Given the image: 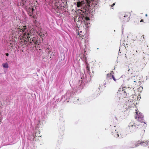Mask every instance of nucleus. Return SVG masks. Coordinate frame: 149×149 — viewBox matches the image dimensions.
Here are the masks:
<instances>
[{
  "label": "nucleus",
  "instance_id": "obj_11",
  "mask_svg": "<svg viewBox=\"0 0 149 149\" xmlns=\"http://www.w3.org/2000/svg\"><path fill=\"white\" fill-rule=\"evenodd\" d=\"M141 142L140 143L136 142L134 143H131L130 144V148H134L136 147H137L140 145V144L141 143Z\"/></svg>",
  "mask_w": 149,
  "mask_h": 149
},
{
  "label": "nucleus",
  "instance_id": "obj_2",
  "mask_svg": "<svg viewBox=\"0 0 149 149\" xmlns=\"http://www.w3.org/2000/svg\"><path fill=\"white\" fill-rule=\"evenodd\" d=\"M26 26H23L22 28H19L16 29V32L19 34L20 32L21 33H20V35L21 34H23V37L29 39V38H30V34L29 33H26V32L27 31L26 30Z\"/></svg>",
  "mask_w": 149,
  "mask_h": 149
},
{
  "label": "nucleus",
  "instance_id": "obj_15",
  "mask_svg": "<svg viewBox=\"0 0 149 149\" xmlns=\"http://www.w3.org/2000/svg\"><path fill=\"white\" fill-rule=\"evenodd\" d=\"M34 137H39V138L38 139L40 140V139H41L42 138L41 135L40 134L39 132H36Z\"/></svg>",
  "mask_w": 149,
  "mask_h": 149
},
{
  "label": "nucleus",
  "instance_id": "obj_8",
  "mask_svg": "<svg viewBox=\"0 0 149 149\" xmlns=\"http://www.w3.org/2000/svg\"><path fill=\"white\" fill-rule=\"evenodd\" d=\"M85 85V84L84 82H83L82 81H79L78 84H77L76 86L77 90H81L84 88Z\"/></svg>",
  "mask_w": 149,
  "mask_h": 149
},
{
  "label": "nucleus",
  "instance_id": "obj_16",
  "mask_svg": "<svg viewBox=\"0 0 149 149\" xmlns=\"http://www.w3.org/2000/svg\"><path fill=\"white\" fill-rule=\"evenodd\" d=\"M2 66L5 68H8V65L7 63H3L2 64Z\"/></svg>",
  "mask_w": 149,
  "mask_h": 149
},
{
  "label": "nucleus",
  "instance_id": "obj_23",
  "mask_svg": "<svg viewBox=\"0 0 149 149\" xmlns=\"http://www.w3.org/2000/svg\"><path fill=\"white\" fill-rule=\"evenodd\" d=\"M114 73L113 72V71H111V73H110V74L111 75V74H113Z\"/></svg>",
  "mask_w": 149,
  "mask_h": 149
},
{
  "label": "nucleus",
  "instance_id": "obj_12",
  "mask_svg": "<svg viewBox=\"0 0 149 149\" xmlns=\"http://www.w3.org/2000/svg\"><path fill=\"white\" fill-rule=\"evenodd\" d=\"M39 137H34L33 139V141H34L36 143H40V141L42 140V139H39Z\"/></svg>",
  "mask_w": 149,
  "mask_h": 149
},
{
  "label": "nucleus",
  "instance_id": "obj_28",
  "mask_svg": "<svg viewBox=\"0 0 149 149\" xmlns=\"http://www.w3.org/2000/svg\"><path fill=\"white\" fill-rule=\"evenodd\" d=\"M107 74L108 75L109 74V73H108Z\"/></svg>",
  "mask_w": 149,
  "mask_h": 149
},
{
  "label": "nucleus",
  "instance_id": "obj_22",
  "mask_svg": "<svg viewBox=\"0 0 149 149\" xmlns=\"http://www.w3.org/2000/svg\"><path fill=\"white\" fill-rule=\"evenodd\" d=\"M115 4V3H113L112 5H110V6H111V7H113V6H114Z\"/></svg>",
  "mask_w": 149,
  "mask_h": 149
},
{
  "label": "nucleus",
  "instance_id": "obj_18",
  "mask_svg": "<svg viewBox=\"0 0 149 149\" xmlns=\"http://www.w3.org/2000/svg\"><path fill=\"white\" fill-rule=\"evenodd\" d=\"M64 135V134L63 132H62L61 133H60V134L59 135L58 137L60 139H63V135Z\"/></svg>",
  "mask_w": 149,
  "mask_h": 149
},
{
  "label": "nucleus",
  "instance_id": "obj_26",
  "mask_svg": "<svg viewBox=\"0 0 149 149\" xmlns=\"http://www.w3.org/2000/svg\"><path fill=\"white\" fill-rule=\"evenodd\" d=\"M145 16H146V17H147V16H148V15H147V14H146L145 15Z\"/></svg>",
  "mask_w": 149,
  "mask_h": 149
},
{
  "label": "nucleus",
  "instance_id": "obj_4",
  "mask_svg": "<svg viewBox=\"0 0 149 149\" xmlns=\"http://www.w3.org/2000/svg\"><path fill=\"white\" fill-rule=\"evenodd\" d=\"M131 15L130 13H124L123 14H120L119 17L121 20L125 22H128L130 19V17Z\"/></svg>",
  "mask_w": 149,
  "mask_h": 149
},
{
  "label": "nucleus",
  "instance_id": "obj_20",
  "mask_svg": "<svg viewBox=\"0 0 149 149\" xmlns=\"http://www.w3.org/2000/svg\"><path fill=\"white\" fill-rule=\"evenodd\" d=\"M39 35L40 36V37H43L45 35H44V34H42V33L40 32L39 34Z\"/></svg>",
  "mask_w": 149,
  "mask_h": 149
},
{
  "label": "nucleus",
  "instance_id": "obj_10",
  "mask_svg": "<svg viewBox=\"0 0 149 149\" xmlns=\"http://www.w3.org/2000/svg\"><path fill=\"white\" fill-rule=\"evenodd\" d=\"M86 72H84L85 74H92V73H93L94 72L93 70H91V72L89 68V67L88 65V63L87 62L86 63Z\"/></svg>",
  "mask_w": 149,
  "mask_h": 149
},
{
  "label": "nucleus",
  "instance_id": "obj_5",
  "mask_svg": "<svg viewBox=\"0 0 149 149\" xmlns=\"http://www.w3.org/2000/svg\"><path fill=\"white\" fill-rule=\"evenodd\" d=\"M86 3L82 1L78 2L77 3V6L79 8L78 10L83 12L86 11L85 8H86Z\"/></svg>",
  "mask_w": 149,
  "mask_h": 149
},
{
  "label": "nucleus",
  "instance_id": "obj_30",
  "mask_svg": "<svg viewBox=\"0 0 149 149\" xmlns=\"http://www.w3.org/2000/svg\"><path fill=\"white\" fill-rule=\"evenodd\" d=\"M136 52H137V51H136Z\"/></svg>",
  "mask_w": 149,
  "mask_h": 149
},
{
  "label": "nucleus",
  "instance_id": "obj_7",
  "mask_svg": "<svg viewBox=\"0 0 149 149\" xmlns=\"http://www.w3.org/2000/svg\"><path fill=\"white\" fill-rule=\"evenodd\" d=\"M129 87L126 88L125 89H123V91H124V92L125 93V95H127V94H128V95H133V93L134 92V88H132L129 89Z\"/></svg>",
  "mask_w": 149,
  "mask_h": 149
},
{
  "label": "nucleus",
  "instance_id": "obj_21",
  "mask_svg": "<svg viewBox=\"0 0 149 149\" xmlns=\"http://www.w3.org/2000/svg\"><path fill=\"white\" fill-rule=\"evenodd\" d=\"M87 48V47H86V45H84V47H83L82 48V49L84 50V51L85 52H86V51L85 50V49H86V48Z\"/></svg>",
  "mask_w": 149,
  "mask_h": 149
},
{
  "label": "nucleus",
  "instance_id": "obj_14",
  "mask_svg": "<svg viewBox=\"0 0 149 149\" xmlns=\"http://www.w3.org/2000/svg\"><path fill=\"white\" fill-rule=\"evenodd\" d=\"M35 37H33L32 38H31L30 39V43H34L35 44H37V41L36 40Z\"/></svg>",
  "mask_w": 149,
  "mask_h": 149
},
{
  "label": "nucleus",
  "instance_id": "obj_27",
  "mask_svg": "<svg viewBox=\"0 0 149 149\" xmlns=\"http://www.w3.org/2000/svg\"><path fill=\"white\" fill-rule=\"evenodd\" d=\"M122 87V88H125V87H123H123Z\"/></svg>",
  "mask_w": 149,
  "mask_h": 149
},
{
  "label": "nucleus",
  "instance_id": "obj_29",
  "mask_svg": "<svg viewBox=\"0 0 149 149\" xmlns=\"http://www.w3.org/2000/svg\"><path fill=\"white\" fill-rule=\"evenodd\" d=\"M88 19H89V18H88Z\"/></svg>",
  "mask_w": 149,
  "mask_h": 149
},
{
  "label": "nucleus",
  "instance_id": "obj_17",
  "mask_svg": "<svg viewBox=\"0 0 149 149\" xmlns=\"http://www.w3.org/2000/svg\"><path fill=\"white\" fill-rule=\"evenodd\" d=\"M78 34L79 35L80 37L82 38H83V37H84V35L83 34L82 32L81 31L79 32Z\"/></svg>",
  "mask_w": 149,
  "mask_h": 149
},
{
  "label": "nucleus",
  "instance_id": "obj_1",
  "mask_svg": "<svg viewBox=\"0 0 149 149\" xmlns=\"http://www.w3.org/2000/svg\"><path fill=\"white\" fill-rule=\"evenodd\" d=\"M136 114L135 115L134 117L136 119V121L140 122V125L142 126V131H145L144 129L146 126V124L145 122L143 121L144 120V116L142 113L140 112H139V111H137L136 110Z\"/></svg>",
  "mask_w": 149,
  "mask_h": 149
},
{
  "label": "nucleus",
  "instance_id": "obj_13",
  "mask_svg": "<svg viewBox=\"0 0 149 149\" xmlns=\"http://www.w3.org/2000/svg\"><path fill=\"white\" fill-rule=\"evenodd\" d=\"M134 77L135 78L134 79V82H139V81L140 80V77L139 76V75H135L134 76Z\"/></svg>",
  "mask_w": 149,
  "mask_h": 149
},
{
  "label": "nucleus",
  "instance_id": "obj_3",
  "mask_svg": "<svg viewBox=\"0 0 149 149\" xmlns=\"http://www.w3.org/2000/svg\"><path fill=\"white\" fill-rule=\"evenodd\" d=\"M140 122L136 121L134 122L133 121L131 120L130 123L128 126L129 127H134L137 129L142 131V126L140 125Z\"/></svg>",
  "mask_w": 149,
  "mask_h": 149
},
{
  "label": "nucleus",
  "instance_id": "obj_25",
  "mask_svg": "<svg viewBox=\"0 0 149 149\" xmlns=\"http://www.w3.org/2000/svg\"><path fill=\"white\" fill-rule=\"evenodd\" d=\"M143 19H142L141 21H140V22H143Z\"/></svg>",
  "mask_w": 149,
  "mask_h": 149
},
{
  "label": "nucleus",
  "instance_id": "obj_9",
  "mask_svg": "<svg viewBox=\"0 0 149 149\" xmlns=\"http://www.w3.org/2000/svg\"><path fill=\"white\" fill-rule=\"evenodd\" d=\"M108 77L111 79L112 78L114 81L118 80L120 77L118 76V75H107Z\"/></svg>",
  "mask_w": 149,
  "mask_h": 149
},
{
  "label": "nucleus",
  "instance_id": "obj_24",
  "mask_svg": "<svg viewBox=\"0 0 149 149\" xmlns=\"http://www.w3.org/2000/svg\"><path fill=\"white\" fill-rule=\"evenodd\" d=\"M5 55L7 56H9V54L8 53H6L5 54Z\"/></svg>",
  "mask_w": 149,
  "mask_h": 149
},
{
  "label": "nucleus",
  "instance_id": "obj_19",
  "mask_svg": "<svg viewBox=\"0 0 149 149\" xmlns=\"http://www.w3.org/2000/svg\"><path fill=\"white\" fill-rule=\"evenodd\" d=\"M119 134H118L116 133V132L115 134H114V136L116 137H119Z\"/></svg>",
  "mask_w": 149,
  "mask_h": 149
},
{
  "label": "nucleus",
  "instance_id": "obj_6",
  "mask_svg": "<svg viewBox=\"0 0 149 149\" xmlns=\"http://www.w3.org/2000/svg\"><path fill=\"white\" fill-rule=\"evenodd\" d=\"M22 7L24 8L26 10L28 15L30 16H32L33 14L34 9L33 8H31L30 7H28L25 3L23 2Z\"/></svg>",
  "mask_w": 149,
  "mask_h": 149
}]
</instances>
